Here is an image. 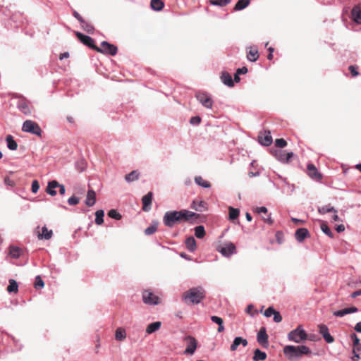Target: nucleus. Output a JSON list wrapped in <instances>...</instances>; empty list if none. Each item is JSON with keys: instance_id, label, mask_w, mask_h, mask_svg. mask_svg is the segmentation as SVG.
Listing matches in <instances>:
<instances>
[{"instance_id": "49530a36", "label": "nucleus", "mask_w": 361, "mask_h": 361, "mask_svg": "<svg viewBox=\"0 0 361 361\" xmlns=\"http://www.w3.org/2000/svg\"><path fill=\"white\" fill-rule=\"evenodd\" d=\"M83 30L87 33L92 34L94 32V27L90 23L84 20V23H81Z\"/></svg>"}, {"instance_id": "a19ab883", "label": "nucleus", "mask_w": 361, "mask_h": 361, "mask_svg": "<svg viewBox=\"0 0 361 361\" xmlns=\"http://www.w3.org/2000/svg\"><path fill=\"white\" fill-rule=\"evenodd\" d=\"M318 212L322 214H324L329 213V212H334V213L337 212V211L335 209V208L330 205H325L322 207H319L318 209Z\"/></svg>"}, {"instance_id": "f3484780", "label": "nucleus", "mask_w": 361, "mask_h": 361, "mask_svg": "<svg viewBox=\"0 0 361 361\" xmlns=\"http://www.w3.org/2000/svg\"><path fill=\"white\" fill-rule=\"evenodd\" d=\"M307 173L309 176L316 180L322 178V175L318 172L317 168L312 164L307 165Z\"/></svg>"}, {"instance_id": "3c124183", "label": "nucleus", "mask_w": 361, "mask_h": 361, "mask_svg": "<svg viewBox=\"0 0 361 361\" xmlns=\"http://www.w3.org/2000/svg\"><path fill=\"white\" fill-rule=\"evenodd\" d=\"M275 145L279 148H283L287 145L286 141L283 138L276 139L275 140Z\"/></svg>"}, {"instance_id": "f03ea898", "label": "nucleus", "mask_w": 361, "mask_h": 361, "mask_svg": "<svg viewBox=\"0 0 361 361\" xmlns=\"http://www.w3.org/2000/svg\"><path fill=\"white\" fill-rule=\"evenodd\" d=\"M310 349L306 345H286L283 348V353L290 360H294L304 355L310 354Z\"/></svg>"}, {"instance_id": "de8ad7c7", "label": "nucleus", "mask_w": 361, "mask_h": 361, "mask_svg": "<svg viewBox=\"0 0 361 361\" xmlns=\"http://www.w3.org/2000/svg\"><path fill=\"white\" fill-rule=\"evenodd\" d=\"M34 286L36 289L44 288V283L39 276H37L35 277V282Z\"/></svg>"}, {"instance_id": "864d4df0", "label": "nucleus", "mask_w": 361, "mask_h": 361, "mask_svg": "<svg viewBox=\"0 0 361 361\" xmlns=\"http://www.w3.org/2000/svg\"><path fill=\"white\" fill-rule=\"evenodd\" d=\"M79 202H80L79 198L75 195H73L68 199V203L70 205H76L79 203Z\"/></svg>"}, {"instance_id": "2eb2a0df", "label": "nucleus", "mask_w": 361, "mask_h": 361, "mask_svg": "<svg viewBox=\"0 0 361 361\" xmlns=\"http://www.w3.org/2000/svg\"><path fill=\"white\" fill-rule=\"evenodd\" d=\"M190 207L197 212H203L207 209V204L206 202L200 200H194Z\"/></svg>"}, {"instance_id": "9d476101", "label": "nucleus", "mask_w": 361, "mask_h": 361, "mask_svg": "<svg viewBox=\"0 0 361 361\" xmlns=\"http://www.w3.org/2000/svg\"><path fill=\"white\" fill-rule=\"evenodd\" d=\"M196 98L202 105L207 109H212L213 101L211 97L205 92H199L196 94Z\"/></svg>"}, {"instance_id": "6e6d98bb", "label": "nucleus", "mask_w": 361, "mask_h": 361, "mask_svg": "<svg viewBox=\"0 0 361 361\" xmlns=\"http://www.w3.org/2000/svg\"><path fill=\"white\" fill-rule=\"evenodd\" d=\"M39 184L38 181L36 180H33L32 183V188H31L32 192L33 193H36L39 190Z\"/></svg>"}, {"instance_id": "f8f14e48", "label": "nucleus", "mask_w": 361, "mask_h": 361, "mask_svg": "<svg viewBox=\"0 0 361 361\" xmlns=\"http://www.w3.org/2000/svg\"><path fill=\"white\" fill-rule=\"evenodd\" d=\"M76 36L78 38V39L85 45L90 47V48H92L95 50V46L94 44V40L92 37L87 36V35H83L79 32H77L76 33Z\"/></svg>"}, {"instance_id": "dca6fc26", "label": "nucleus", "mask_w": 361, "mask_h": 361, "mask_svg": "<svg viewBox=\"0 0 361 361\" xmlns=\"http://www.w3.org/2000/svg\"><path fill=\"white\" fill-rule=\"evenodd\" d=\"M153 193L149 192L147 195L142 197V209L145 212H149L151 209V204L152 202Z\"/></svg>"}, {"instance_id": "13d9d810", "label": "nucleus", "mask_w": 361, "mask_h": 361, "mask_svg": "<svg viewBox=\"0 0 361 361\" xmlns=\"http://www.w3.org/2000/svg\"><path fill=\"white\" fill-rule=\"evenodd\" d=\"M76 167L79 171L82 172L85 169V164L82 160H81L76 163Z\"/></svg>"}, {"instance_id": "6e6552de", "label": "nucleus", "mask_w": 361, "mask_h": 361, "mask_svg": "<svg viewBox=\"0 0 361 361\" xmlns=\"http://www.w3.org/2000/svg\"><path fill=\"white\" fill-rule=\"evenodd\" d=\"M101 47H95V50L98 52L110 54L111 56H115L117 54V47L106 41L101 43Z\"/></svg>"}, {"instance_id": "69168bd1", "label": "nucleus", "mask_w": 361, "mask_h": 361, "mask_svg": "<svg viewBox=\"0 0 361 361\" xmlns=\"http://www.w3.org/2000/svg\"><path fill=\"white\" fill-rule=\"evenodd\" d=\"M73 16L80 23H84V19L77 11H73Z\"/></svg>"}, {"instance_id": "680f3d73", "label": "nucleus", "mask_w": 361, "mask_h": 361, "mask_svg": "<svg viewBox=\"0 0 361 361\" xmlns=\"http://www.w3.org/2000/svg\"><path fill=\"white\" fill-rule=\"evenodd\" d=\"M253 309H254L253 305H252V304L248 305L247 308H246V310H245V312H246V313L250 314L251 316H253L254 314L257 312V311H255V312L253 313L252 312Z\"/></svg>"}, {"instance_id": "423d86ee", "label": "nucleus", "mask_w": 361, "mask_h": 361, "mask_svg": "<svg viewBox=\"0 0 361 361\" xmlns=\"http://www.w3.org/2000/svg\"><path fill=\"white\" fill-rule=\"evenodd\" d=\"M216 250L223 256L229 257L236 252L235 245L231 242H226L217 246Z\"/></svg>"}, {"instance_id": "a211bd4d", "label": "nucleus", "mask_w": 361, "mask_h": 361, "mask_svg": "<svg viewBox=\"0 0 361 361\" xmlns=\"http://www.w3.org/2000/svg\"><path fill=\"white\" fill-rule=\"evenodd\" d=\"M358 311L357 308L355 307H350L348 308L343 309L341 310L335 311L333 314L337 317H342L348 314L355 313Z\"/></svg>"}, {"instance_id": "052dcab7", "label": "nucleus", "mask_w": 361, "mask_h": 361, "mask_svg": "<svg viewBox=\"0 0 361 361\" xmlns=\"http://www.w3.org/2000/svg\"><path fill=\"white\" fill-rule=\"evenodd\" d=\"M211 320L213 322L217 324L218 325H219V324H221V323H224L223 319L221 317H217V316H212Z\"/></svg>"}, {"instance_id": "bf43d9fd", "label": "nucleus", "mask_w": 361, "mask_h": 361, "mask_svg": "<svg viewBox=\"0 0 361 361\" xmlns=\"http://www.w3.org/2000/svg\"><path fill=\"white\" fill-rule=\"evenodd\" d=\"M273 315H274L273 319L275 322L279 323L282 321V317L279 312L276 311Z\"/></svg>"}, {"instance_id": "e2e57ef3", "label": "nucleus", "mask_w": 361, "mask_h": 361, "mask_svg": "<svg viewBox=\"0 0 361 361\" xmlns=\"http://www.w3.org/2000/svg\"><path fill=\"white\" fill-rule=\"evenodd\" d=\"M349 70H350V73L352 74V75L353 77H355V76L358 75L359 73H358V72L357 71V68L355 66H349Z\"/></svg>"}, {"instance_id": "1a4fd4ad", "label": "nucleus", "mask_w": 361, "mask_h": 361, "mask_svg": "<svg viewBox=\"0 0 361 361\" xmlns=\"http://www.w3.org/2000/svg\"><path fill=\"white\" fill-rule=\"evenodd\" d=\"M144 303L149 305H157L159 303V298L149 290H145L142 293Z\"/></svg>"}, {"instance_id": "4c0bfd02", "label": "nucleus", "mask_w": 361, "mask_h": 361, "mask_svg": "<svg viewBox=\"0 0 361 361\" xmlns=\"http://www.w3.org/2000/svg\"><path fill=\"white\" fill-rule=\"evenodd\" d=\"M126 338V333L125 329H123L122 328H118L116 330L115 338L117 341H123Z\"/></svg>"}, {"instance_id": "0e129e2a", "label": "nucleus", "mask_w": 361, "mask_h": 361, "mask_svg": "<svg viewBox=\"0 0 361 361\" xmlns=\"http://www.w3.org/2000/svg\"><path fill=\"white\" fill-rule=\"evenodd\" d=\"M255 212L258 213V214H260V213H267V208L265 207H257V208L255 209Z\"/></svg>"}, {"instance_id": "7c9ffc66", "label": "nucleus", "mask_w": 361, "mask_h": 361, "mask_svg": "<svg viewBox=\"0 0 361 361\" xmlns=\"http://www.w3.org/2000/svg\"><path fill=\"white\" fill-rule=\"evenodd\" d=\"M139 177L140 173L137 170H134L126 175L125 180L128 183H131L133 181L137 180L139 178Z\"/></svg>"}, {"instance_id": "338daca9", "label": "nucleus", "mask_w": 361, "mask_h": 361, "mask_svg": "<svg viewBox=\"0 0 361 361\" xmlns=\"http://www.w3.org/2000/svg\"><path fill=\"white\" fill-rule=\"evenodd\" d=\"M236 72L238 74H245L247 73V68L246 67L240 68L237 69Z\"/></svg>"}, {"instance_id": "c756f323", "label": "nucleus", "mask_w": 361, "mask_h": 361, "mask_svg": "<svg viewBox=\"0 0 361 361\" xmlns=\"http://www.w3.org/2000/svg\"><path fill=\"white\" fill-rule=\"evenodd\" d=\"M7 147L11 150H16L18 148V144L14 140L13 137L11 135H8L6 137Z\"/></svg>"}, {"instance_id": "72a5a7b5", "label": "nucleus", "mask_w": 361, "mask_h": 361, "mask_svg": "<svg viewBox=\"0 0 361 361\" xmlns=\"http://www.w3.org/2000/svg\"><path fill=\"white\" fill-rule=\"evenodd\" d=\"M21 255V250L16 246L11 245L9 247V255L13 259H18Z\"/></svg>"}, {"instance_id": "aec40b11", "label": "nucleus", "mask_w": 361, "mask_h": 361, "mask_svg": "<svg viewBox=\"0 0 361 361\" xmlns=\"http://www.w3.org/2000/svg\"><path fill=\"white\" fill-rule=\"evenodd\" d=\"M351 17L357 24H361V8L359 6H355L351 11Z\"/></svg>"}, {"instance_id": "cd10ccee", "label": "nucleus", "mask_w": 361, "mask_h": 361, "mask_svg": "<svg viewBox=\"0 0 361 361\" xmlns=\"http://www.w3.org/2000/svg\"><path fill=\"white\" fill-rule=\"evenodd\" d=\"M161 326V323L160 322H155L149 324L146 328V333L147 334H151L152 333L158 331Z\"/></svg>"}, {"instance_id": "4be33fe9", "label": "nucleus", "mask_w": 361, "mask_h": 361, "mask_svg": "<svg viewBox=\"0 0 361 361\" xmlns=\"http://www.w3.org/2000/svg\"><path fill=\"white\" fill-rule=\"evenodd\" d=\"M53 235V232L51 230H48L46 226H43L42 228V232H38L37 233V238L39 240H49L51 238Z\"/></svg>"}, {"instance_id": "4468645a", "label": "nucleus", "mask_w": 361, "mask_h": 361, "mask_svg": "<svg viewBox=\"0 0 361 361\" xmlns=\"http://www.w3.org/2000/svg\"><path fill=\"white\" fill-rule=\"evenodd\" d=\"M257 342L264 347H267L268 343V335L266 332L264 327L260 329L257 336Z\"/></svg>"}, {"instance_id": "20e7f679", "label": "nucleus", "mask_w": 361, "mask_h": 361, "mask_svg": "<svg viewBox=\"0 0 361 361\" xmlns=\"http://www.w3.org/2000/svg\"><path fill=\"white\" fill-rule=\"evenodd\" d=\"M288 338L290 341L300 343L302 341L307 340V334L304 330L302 326L299 325L295 329L288 333Z\"/></svg>"}, {"instance_id": "8fccbe9b", "label": "nucleus", "mask_w": 361, "mask_h": 361, "mask_svg": "<svg viewBox=\"0 0 361 361\" xmlns=\"http://www.w3.org/2000/svg\"><path fill=\"white\" fill-rule=\"evenodd\" d=\"M321 229L329 237H331V238L333 237V233H332L330 228L326 224H321Z\"/></svg>"}, {"instance_id": "ddd939ff", "label": "nucleus", "mask_w": 361, "mask_h": 361, "mask_svg": "<svg viewBox=\"0 0 361 361\" xmlns=\"http://www.w3.org/2000/svg\"><path fill=\"white\" fill-rule=\"evenodd\" d=\"M319 331L325 340V341L328 343H331L334 341V337L329 334V329L327 326L324 324H320L319 326Z\"/></svg>"}, {"instance_id": "473e14b6", "label": "nucleus", "mask_w": 361, "mask_h": 361, "mask_svg": "<svg viewBox=\"0 0 361 361\" xmlns=\"http://www.w3.org/2000/svg\"><path fill=\"white\" fill-rule=\"evenodd\" d=\"M150 6L152 10L159 11L164 8V4L161 0H152Z\"/></svg>"}, {"instance_id": "4d7b16f0", "label": "nucleus", "mask_w": 361, "mask_h": 361, "mask_svg": "<svg viewBox=\"0 0 361 361\" xmlns=\"http://www.w3.org/2000/svg\"><path fill=\"white\" fill-rule=\"evenodd\" d=\"M201 122V118L198 116H193L190 118V123L192 125H199Z\"/></svg>"}, {"instance_id": "5fc2aeb1", "label": "nucleus", "mask_w": 361, "mask_h": 361, "mask_svg": "<svg viewBox=\"0 0 361 361\" xmlns=\"http://www.w3.org/2000/svg\"><path fill=\"white\" fill-rule=\"evenodd\" d=\"M276 312V310L272 307H269L264 312V315L266 317H270L271 315L274 314V313Z\"/></svg>"}, {"instance_id": "7ed1b4c3", "label": "nucleus", "mask_w": 361, "mask_h": 361, "mask_svg": "<svg viewBox=\"0 0 361 361\" xmlns=\"http://www.w3.org/2000/svg\"><path fill=\"white\" fill-rule=\"evenodd\" d=\"M204 297L205 292L201 286L192 288L183 294V299L192 304L200 303Z\"/></svg>"}, {"instance_id": "37998d69", "label": "nucleus", "mask_w": 361, "mask_h": 361, "mask_svg": "<svg viewBox=\"0 0 361 361\" xmlns=\"http://www.w3.org/2000/svg\"><path fill=\"white\" fill-rule=\"evenodd\" d=\"M157 226H158V222H154L153 224H152L151 226H149L145 230V234L147 235L153 234L154 233H155L157 231Z\"/></svg>"}, {"instance_id": "412c9836", "label": "nucleus", "mask_w": 361, "mask_h": 361, "mask_svg": "<svg viewBox=\"0 0 361 361\" xmlns=\"http://www.w3.org/2000/svg\"><path fill=\"white\" fill-rule=\"evenodd\" d=\"M221 82L228 87H233L234 82L231 75L226 71H224L221 75Z\"/></svg>"}, {"instance_id": "9b49d317", "label": "nucleus", "mask_w": 361, "mask_h": 361, "mask_svg": "<svg viewBox=\"0 0 361 361\" xmlns=\"http://www.w3.org/2000/svg\"><path fill=\"white\" fill-rule=\"evenodd\" d=\"M188 341V346L184 351L185 355H192L197 348V341L192 336H188L185 338Z\"/></svg>"}, {"instance_id": "393cba45", "label": "nucleus", "mask_w": 361, "mask_h": 361, "mask_svg": "<svg viewBox=\"0 0 361 361\" xmlns=\"http://www.w3.org/2000/svg\"><path fill=\"white\" fill-rule=\"evenodd\" d=\"M18 108L25 114L28 115L31 114V110L28 106L27 102L24 99H20L18 102Z\"/></svg>"}, {"instance_id": "39448f33", "label": "nucleus", "mask_w": 361, "mask_h": 361, "mask_svg": "<svg viewBox=\"0 0 361 361\" xmlns=\"http://www.w3.org/2000/svg\"><path fill=\"white\" fill-rule=\"evenodd\" d=\"M22 130L23 132L30 133L37 136H40L42 134V130L39 126L31 120H26L23 122Z\"/></svg>"}, {"instance_id": "79ce46f5", "label": "nucleus", "mask_w": 361, "mask_h": 361, "mask_svg": "<svg viewBox=\"0 0 361 361\" xmlns=\"http://www.w3.org/2000/svg\"><path fill=\"white\" fill-rule=\"evenodd\" d=\"M18 286L17 282L15 280H13V279H10L9 280V285L7 287L8 292H9V293L14 292V293H16V292L18 291Z\"/></svg>"}, {"instance_id": "603ef678", "label": "nucleus", "mask_w": 361, "mask_h": 361, "mask_svg": "<svg viewBox=\"0 0 361 361\" xmlns=\"http://www.w3.org/2000/svg\"><path fill=\"white\" fill-rule=\"evenodd\" d=\"M350 338L352 339V341L353 342V348L355 349V348L357 346L360 345V339L358 338L357 335L354 333L350 335Z\"/></svg>"}, {"instance_id": "a878e982", "label": "nucleus", "mask_w": 361, "mask_h": 361, "mask_svg": "<svg viewBox=\"0 0 361 361\" xmlns=\"http://www.w3.org/2000/svg\"><path fill=\"white\" fill-rule=\"evenodd\" d=\"M59 186V183L56 180H51L48 183L47 188L46 189V191L48 194H49L51 196H55L56 195V191L55 190V188H58Z\"/></svg>"}, {"instance_id": "58836bf2", "label": "nucleus", "mask_w": 361, "mask_h": 361, "mask_svg": "<svg viewBox=\"0 0 361 361\" xmlns=\"http://www.w3.org/2000/svg\"><path fill=\"white\" fill-rule=\"evenodd\" d=\"M104 212L102 209H99L95 212V223L97 225H101L104 222Z\"/></svg>"}, {"instance_id": "f704fd0d", "label": "nucleus", "mask_w": 361, "mask_h": 361, "mask_svg": "<svg viewBox=\"0 0 361 361\" xmlns=\"http://www.w3.org/2000/svg\"><path fill=\"white\" fill-rule=\"evenodd\" d=\"M195 182L197 185L204 188H209L211 187L210 183L204 180L202 177L200 176L195 177Z\"/></svg>"}, {"instance_id": "09e8293b", "label": "nucleus", "mask_w": 361, "mask_h": 361, "mask_svg": "<svg viewBox=\"0 0 361 361\" xmlns=\"http://www.w3.org/2000/svg\"><path fill=\"white\" fill-rule=\"evenodd\" d=\"M108 216L110 218H112V219H114L116 220H119L121 219V215L116 209H111L108 212Z\"/></svg>"}, {"instance_id": "ea45409f", "label": "nucleus", "mask_w": 361, "mask_h": 361, "mask_svg": "<svg viewBox=\"0 0 361 361\" xmlns=\"http://www.w3.org/2000/svg\"><path fill=\"white\" fill-rule=\"evenodd\" d=\"M195 235L197 238H203L205 235V230L203 226H197L195 228Z\"/></svg>"}, {"instance_id": "5701e85b", "label": "nucleus", "mask_w": 361, "mask_h": 361, "mask_svg": "<svg viewBox=\"0 0 361 361\" xmlns=\"http://www.w3.org/2000/svg\"><path fill=\"white\" fill-rule=\"evenodd\" d=\"M242 344L244 347L247 345V341L242 337H235L233 343L231 345V350L235 351L237 350L238 347Z\"/></svg>"}, {"instance_id": "c9c22d12", "label": "nucleus", "mask_w": 361, "mask_h": 361, "mask_svg": "<svg viewBox=\"0 0 361 361\" xmlns=\"http://www.w3.org/2000/svg\"><path fill=\"white\" fill-rule=\"evenodd\" d=\"M250 3V0H238L236 4L235 5L234 10L241 11L245 8L247 6H248Z\"/></svg>"}, {"instance_id": "c85d7f7f", "label": "nucleus", "mask_w": 361, "mask_h": 361, "mask_svg": "<svg viewBox=\"0 0 361 361\" xmlns=\"http://www.w3.org/2000/svg\"><path fill=\"white\" fill-rule=\"evenodd\" d=\"M259 58V53L257 48H251L247 52V59L248 61L255 62Z\"/></svg>"}, {"instance_id": "c03bdc74", "label": "nucleus", "mask_w": 361, "mask_h": 361, "mask_svg": "<svg viewBox=\"0 0 361 361\" xmlns=\"http://www.w3.org/2000/svg\"><path fill=\"white\" fill-rule=\"evenodd\" d=\"M240 214V211L238 209H235L232 207H229V219L230 220L236 219Z\"/></svg>"}, {"instance_id": "f257e3e1", "label": "nucleus", "mask_w": 361, "mask_h": 361, "mask_svg": "<svg viewBox=\"0 0 361 361\" xmlns=\"http://www.w3.org/2000/svg\"><path fill=\"white\" fill-rule=\"evenodd\" d=\"M195 216H196L195 213L186 209L180 211H168L163 216V223L166 226L172 228L176 224L180 223L182 221H188Z\"/></svg>"}, {"instance_id": "a18cd8bd", "label": "nucleus", "mask_w": 361, "mask_h": 361, "mask_svg": "<svg viewBox=\"0 0 361 361\" xmlns=\"http://www.w3.org/2000/svg\"><path fill=\"white\" fill-rule=\"evenodd\" d=\"M231 2V0H209V3L214 6H225Z\"/></svg>"}, {"instance_id": "b1692460", "label": "nucleus", "mask_w": 361, "mask_h": 361, "mask_svg": "<svg viewBox=\"0 0 361 361\" xmlns=\"http://www.w3.org/2000/svg\"><path fill=\"white\" fill-rule=\"evenodd\" d=\"M96 202V194L93 190H89L87 191L85 204L88 207H92L95 204Z\"/></svg>"}, {"instance_id": "774afa93", "label": "nucleus", "mask_w": 361, "mask_h": 361, "mask_svg": "<svg viewBox=\"0 0 361 361\" xmlns=\"http://www.w3.org/2000/svg\"><path fill=\"white\" fill-rule=\"evenodd\" d=\"M354 329L357 332L361 333V322H359L355 324Z\"/></svg>"}, {"instance_id": "bb28decb", "label": "nucleus", "mask_w": 361, "mask_h": 361, "mask_svg": "<svg viewBox=\"0 0 361 361\" xmlns=\"http://www.w3.org/2000/svg\"><path fill=\"white\" fill-rule=\"evenodd\" d=\"M185 246L190 252H194L196 250V240L194 237L190 236L185 240Z\"/></svg>"}, {"instance_id": "2f4dec72", "label": "nucleus", "mask_w": 361, "mask_h": 361, "mask_svg": "<svg viewBox=\"0 0 361 361\" xmlns=\"http://www.w3.org/2000/svg\"><path fill=\"white\" fill-rule=\"evenodd\" d=\"M259 142L264 146H269L272 142V137L270 133L264 136L259 137Z\"/></svg>"}, {"instance_id": "0eeeda50", "label": "nucleus", "mask_w": 361, "mask_h": 361, "mask_svg": "<svg viewBox=\"0 0 361 361\" xmlns=\"http://www.w3.org/2000/svg\"><path fill=\"white\" fill-rule=\"evenodd\" d=\"M271 153L278 161L282 163H288L294 154L293 152H286L280 149H272Z\"/></svg>"}, {"instance_id": "e433bc0d", "label": "nucleus", "mask_w": 361, "mask_h": 361, "mask_svg": "<svg viewBox=\"0 0 361 361\" xmlns=\"http://www.w3.org/2000/svg\"><path fill=\"white\" fill-rule=\"evenodd\" d=\"M267 358V354L264 352L261 351L259 349H256L254 352V356L252 359L255 361L264 360Z\"/></svg>"}, {"instance_id": "6ab92c4d", "label": "nucleus", "mask_w": 361, "mask_h": 361, "mask_svg": "<svg viewBox=\"0 0 361 361\" xmlns=\"http://www.w3.org/2000/svg\"><path fill=\"white\" fill-rule=\"evenodd\" d=\"M308 235L309 231L305 228H298L295 233V238L299 243L302 242Z\"/></svg>"}]
</instances>
